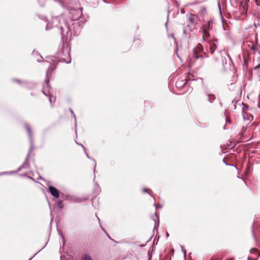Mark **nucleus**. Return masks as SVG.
Wrapping results in <instances>:
<instances>
[{"instance_id": "1", "label": "nucleus", "mask_w": 260, "mask_h": 260, "mask_svg": "<svg viewBox=\"0 0 260 260\" xmlns=\"http://www.w3.org/2000/svg\"><path fill=\"white\" fill-rule=\"evenodd\" d=\"M53 21L54 22L58 21V22H59L60 23H61V22H62L63 23L64 26L67 27V30L68 31L70 30L69 25L67 23V21L65 20V19L63 17V16H60L58 17H56V18H54Z\"/></svg>"}, {"instance_id": "2", "label": "nucleus", "mask_w": 260, "mask_h": 260, "mask_svg": "<svg viewBox=\"0 0 260 260\" xmlns=\"http://www.w3.org/2000/svg\"><path fill=\"white\" fill-rule=\"evenodd\" d=\"M49 190L51 195L54 198H58L59 197V192L56 188L52 186H50L49 187Z\"/></svg>"}, {"instance_id": "3", "label": "nucleus", "mask_w": 260, "mask_h": 260, "mask_svg": "<svg viewBox=\"0 0 260 260\" xmlns=\"http://www.w3.org/2000/svg\"><path fill=\"white\" fill-rule=\"evenodd\" d=\"M197 17V16L194 14H191L190 15V16L188 17V21L190 25H192L194 26H196L197 22L196 19Z\"/></svg>"}, {"instance_id": "4", "label": "nucleus", "mask_w": 260, "mask_h": 260, "mask_svg": "<svg viewBox=\"0 0 260 260\" xmlns=\"http://www.w3.org/2000/svg\"><path fill=\"white\" fill-rule=\"evenodd\" d=\"M242 115L244 120L251 121L253 119V116L251 115H249L246 117V115H247V114L243 110H242Z\"/></svg>"}, {"instance_id": "5", "label": "nucleus", "mask_w": 260, "mask_h": 260, "mask_svg": "<svg viewBox=\"0 0 260 260\" xmlns=\"http://www.w3.org/2000/svg\"><path fill=\"white\" fill-rule=\"evenodd\" d=\"M43 93L45 95H46V96H48L49 98V99L50 103L51 104H52V102L51 98L50 96L49 90L47 91L46 87L45 86H44L43 90Z\"/></svg>"}, {"instance_id": "6", "label": "nucleus", "mask_w": 260, "mask_h": 260, "mask_svg": "<svg viewBox=\"0 0 260 260\" xmlns=\"http://www.w3.org/2000/svg\"><path fill=\"white\" fill-rule=\"evenodd\" d=\"M216 48V45L215 43H212L210 45V51L211 54H213Z\"/></svg>"}, {"instance_id": "7", "label": "nucleus", "mask_w": 260, "mask_h": 260, "mask_svg": "<svg viewBox=\"0 0 260 260\" xmlns=\"http://www.w3.org/2000/svg\"><path fill=\"white\" fill-rule=\"evenodd\" d=\"M25 127L27 131L29 137L30 139H31V137H32V132H31V128L29 127V126L27 124L25 125Z\"/></svg>"}, {"instance_id": "8", "label": "nucleus", "mask_w": 260, "mask_h": 260, "mask_svg": "<svg viewBox=\"0 0 260 260\" xmlns=\"http://www.w3.org/2000/svg\"><path fill=\"white\" fill-rule=\"evenodd\" d=\"M209 32L206 30V29H203V39L205 40V37H209Z\"/></svg>"}, {"instance_id": "9", "label": "nucleus", "mask_w": 260, "mask_h": 260, "mask_svg": "<svg viewBox=\"0 0 260 260\" xmlns=\"http://www.w3.org/2000/svg\"><path fill=\"white\" fill-rule=\"evenodd\" d=\"M208 96H209V101L210 102H211V101L212 100H213L214 99H215V97H214V95H210V94H209L208 95Z\"/></svg>"}, {"instance_id": "10", "label": "nucleus", "mask_w": 260, "mask_h": 260, "mask_svg": "<svg viewBox=\"0 0 260 260\" xmlns=\"http://www.w3.org/2000/svg\"><path fill=\"white\" fill-rule=\"evenodd\" d=\"M196 49H198L199 51H201L203 49V47L201 45L199 44L197 46Z\"/></svg>"}, {"instance_id": "11", "label": "nucleus", "mask_w": 260, "mask_h": 260, "mask_svg": "<svg viewBox=\"0 0 260 260\" xmlns=\"http://www.w3.org/2000/svg\"><path fill=\"white\" fill-rule=\"evenodd\" d=\"M83 260H92V259L89 256L85 255L84 257Z\"/></svg>"}, {"instance_id": "12", "label": "nucleus", "mask_w": 260, "mask_h": 260, "mask_svg": "<svg viewBox=\"0 0 260 260\" xmlns=\"http://www.w3.org/2000/svg\"><path fill=\"white\" fill-rule=\"evenodd\" d=\"M64 61H65L66 63H70L71 62V58L70 57H69L68 59H66L65 58H63Z\"/></svg>"}, {"instance_id": "13", "label": "nucleus", "mask_w": 260, "mask_h": 260, "mask_svg": "<svg viewBox=\"0 0 260 260\" xmlns=\"http://www.w3.org/2000/svg\"><path fill=\"white\" fill-rule=\"evenodd\" d=\"M58 27H60L61 32L63 33L64 29L63 26L61 24H60L59 26H58Z\"/></svg>"}, {"instance_id": "14", "label": "nucleus", "mask_w": 260, "mask_h": 260, "mask_svg": "<svg viewBox=\"0 0 260 260\" xmlns=\"http://www.w3.org/2000/svg\"><path fill=\"white\" fill-rule=\"evenodd\" d=\"M182 251H183V252L184 253V256H186V251L184 249H183V247H182Z\"/></svg>"}, {"instance_id": "15", "label": "nucleus", "mask_w": 260, "mask_h": 260, "mask_svg": "<svg viewBox=\"0 0 260 260\" xmlns=\"http://www.w3.org/2000/svg\"><path fill=\"white\" fill-rule=\"evenodd\" d=\"M148 190H148V189H145H145H143V192H148V193H149V191H148Z\"/></svg>"}, {"instance_id": "16", "label": "nucleus", "mask_w": 260, "mask_h": 260, "mask_svg": "<svg viewBox=\"0 0 260 260\" xmlns=\"http://www.w3.org/2000/svg\"><path fill=\"white\" fill-rule=\"evenodd\" d=\"M45 84L47 86V87H49L48 81L47 80L45 81Z\"/></svg>"}, {"instance_id": "17", "label": "nucleus", "mask_w": 260, "mask_h": 260, "mask_svg": "<svg viewBox=\"0 0 260 260\" xmlns=\"http://www.w3.org/2000/svg\"><path fill=\"white\" fill-rule=\"evenodd\" d=\"M58 205H59V206L60 208H62V207H63V206H62V204L61 202H59V203H58Z\"/></svg>"}, {"instance_id": "18", "label": "nucleus", "mask_w": 260, "mask_h": 260, "mask_svg": "<svg viewBox=\"0 0 260 260\" xmlns=\"http://www.w3.org/2000/svg\"><path fill=\"white\" fill-rule=\"evenodd\" d=\"M246 129H247V128L246 127H243L242 128V131H245L246 130Z\"/></svg>"}, {"instance_id": "19", "label": "nucleus", "mask_w": 260, "mask_h": 260, "mask_svg": "<svg viewBox=\"0 0 260 260\" xmlns=\"http://www.w3.org/2000/svg\"><path fill=\"white\" fill-rule=\"evenodd\" d=\"M48 29H49L48 26H46V30H48Z\"/></svg>"}, {"instance_id": "20", "label": "nucleus", "mask_w": 260, "mask_h": 260, "mask_svg": "<svg viewBox=\"0 0 260 260\" xmlns=\"http://www.w3.org/2000/svg\"><path fill=\"white\" fill-rule=\"evenodd\" d=\"M226 121H228V122L230 123V120H229V119L226 120Z\"/></svg>"}, {"instance_id": "21", "label": "nucleus", "mask_w": 260, "mask_h": 260, "mask_svg": "<svg viewBox=\"0 0 260 260\" xmlns=\"http://www.w3.org/2000/svg\"><path fill=\"white\" fill-rule=\"evenodd\" d=\"M259 67H260V65H259V66H258L256 67H255V69L258 68Z\"/></svg>"}, {"instance_id": "22", "label": "nucleus", "mask_w": 260, "mask_h": 260, "mask_svg": "<svg viewBox=\"0 0 260 260\" xmlns=\"http://www.w3.org/2000/svg\"><path fill=\"white\" fill-rule=\"evenodd\" d=\"M223 161L224 162V164H226V162H225V160L224 159H223Z\"/></svg>"}, {"instance_id": "23", "label": "nucleus", "mask_w": 260, "mask_h": 260, "mask_svg": "<svg viewBox=\"0 0 260 260\" xmlns=\"http://www.w3.org/2000/svg\"><path fill=\"white\" fill-rule=\"evenodd\" d=\"M223 161L224 162V164H226V162H225V160L224 159H223Z\"/></svg>"}, {"instance_id": "24", "label": "nucleus", "mask_w": 260, "mask_h": 260, "mask_svg": "<svg viewBox=\"0 0 260 260\" xmlns=\"http://www.w3.org/2000/svg\"><path fill=\"white\" fill-rule=\"evenodd\" d=\"M248 260H250V258L249 257H248Z\"/></svg>"}, {"instance_id": "25", "label": "nucleus", "mask_w": 260, "mask_h": 260, "mask_svg": "<svg viewBox=\"0 0 260 260\" xmlns=\"http://www.w3.org/2000/svg\"><path fill=\"white\" fill-rule=\"evenodd\" d=\"M228 260H231V259H228Z\"/></svg>"}]
</instances>
